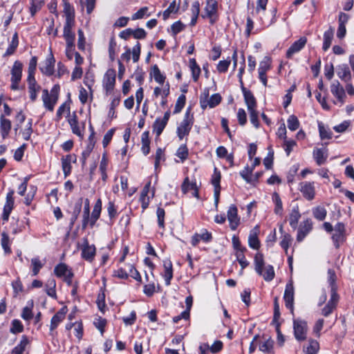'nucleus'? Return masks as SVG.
Instances as JSON below:
<instances>
[{
	"instance_id": "f257e3e1",
	"label": "nucleus",
	"mask_w": 354,
	"mask_h": 354,
	"mask_svg": "<svg viewBox=\"0 0 354 354\" xmlns=\"http://www.w3.org/2000/svg\"><path fill=\"white\" fill-rule=\"evenodd\" d=\"M194 124V117L190 113V109H188L184 115L183 121L177 127L176 133L181 140L186 136H188Z\"/></svg>"
},
{
	"instance_id": "f03ea898",
	"label": "nucleus",
	"mask_w": 354,
	"mask_h": 354,
	"mask_svg": "<svg viewBox=\"0 0 354 354\" xmlns=\"http://www.w3.org/2000/svg\"><path fill=\"white\" fill-rule=\"evenodd\" d=\"M221 101V97L218 93L212 95L209 98L208 90H205L200 97V105L202 109H205L207 107L214 108L217 106Z\"/></svg>"
},
{
	"instance_id": "7ed1b4c3",
	"label": "nucleus",
	"mask_w": 354,
	"mask_h": 354,
	"mask_svg": "<svg viewBox=\"0 0 354 354\" xmlns=\"http://www.w3.org/2000/svg\"><path fill=\"white\" fill-rule=\"evenodd\" d=\"M23 64L19 61H15L11 70L10 88L13 91L19 88V84L21 80Z\"/></svg>"
},
{
	"instance_id": "20e7f679",
	"label": "nucleus",
	"mask_w": 354,
	"mask_h": 354,
	"mask_svg": "<svg viewBox=\"0 0 354 354\" xmlns=\"http://www.w3.org/2000/svg\"><path fill=\"white\" fill-rule=\"evenodd\" d=\"M294 335L297 340L304 341L306 339L308 326L306 322L297 319L293 321Z\"/></svg>"
},
{
	"instance_id": "39448f33",
	"label": "nucleus",
	"mask_w": 354,
	"mask_h": 354,
	"mask_svg": "<svg viewBox=\"0 0 354 354\" xmlns=\"http://www.w3.org/2000/svg\"><path fill=\"white\" fill-rule=\"evenodd\" d=\"M332 239L336 248L346 240V228L343 223H337L333 229Z\"/></svg>"
},
{
	"instance_id": "423d86ee",
	"label": "nucleus",
	"mask_w": 354,
	"mask_h": 354,
	"mask_svg": "<svg viewBox=\"0 0 354 354\" xmlns=\"http://www.w3.org/2000/svg\"><path fill=\"white\" fill-rule=\"evenodd\" d=\"M218 3L216 0H207L204 8L205 15L203 17H207L209 19L210 24H214L218 18L217 16Z\"/></svg>"
},
{
	"instance_id": "0eeeda50",
	"label": "nucleus",
	"mask_w": 354,
	"mask_h": 354,
	"mask_svg": "<svg viewBox=\"0 0 354 354\" xmlns=\"http://www.w3.org/2000/svg\"><path fill=\"white\" fill-rule=\"evenodd\" d=\"M54 272L57 277L63 278L68 285H71L73 273L65 263H60L57 265L54 269Z\"/></svg>"
},
{
	"instance_id": "6e6552de",
	"label": "nucleus",
	"mask_w": 354,
	"mask_h": 354,
	"mask_svg": "<svg viewBox=\"0 0 354 354\" xmlns=\"http://www.w3.org/2000/svg\"><path fill=\"white\" fill-rule=\"evenodd\" d=\"M82 258L84 260L92 262L95 256L96 248L94 245H90L86 238L83 239L81 247Z\"/></svg>"
},
{
	"instance_id": "1a4fd4ad",
	"label": "nucleus",
	"mask_w": 354,
	"mask_h": 354,
	"mask_svg": "<svg viewBox=\"0 0 354 354\" xmlns=\"http://www.w3.org/2000/svg\"><path fill=\"white\" fill-rule=\"evenodd\" d=\"M294 286L292 280L286 284L283 299L285 301L286 306L289 308L292 313L294 310Z\"/></svg>"
},
{
	"instance_id": "9d476101",
	"label": "nucleus",
	"mask_w": 354,
	"mask_h": 354,
	"mask_svg": "<svg viewBox=\"0 0 354 354\" xmlns=\"http://www.w3.org/2000/svg\"><path fill=\"white\" fill-rule=\"evenodd\" d=\"M299 189L306 199L312 201L315 198V189L314 182H301L299 183Z\"/></svg>"
},
{
	"instance_id": "9b49d317",
	"label": "nucleus",
	"mask_w": 354,
	"mask_h": 354,
	"mask_svg": "<svg viewBox=\"0 0 354 354\" xmlns=\"http://www.w3.org/2000/svg\"><path fill=\"white\" fill-rule=\"evenodd\" d=\"M313 229V222L311 219L307 218L301 222L298 227L297 241H302L304 238Z\"/></svg>"
},
{
	"instance_id": "f8f14e48",
	"label": "nucleus",
	"mask_w": 354,
	"mask_h": 354,
	"mask_svg": "<svg viewBox=\"0 0 354 354\" xmlns=\"http://www.w3.org/2000/svg\"><path fill=\"white\" fill-rule=\"evenodd\" d=\"M227 220L232 230H235L240 224L238 209L235 205H231L227 212Z\"/></svg>"
},
{
	"instance_id": "ddd939ff",
	"label": "nucleus",
	"mask_w": 354,
	"mask_h": 354,
	"mask_svg": "<svg viewBox=\"0 0 354 354\" xmlns=\"http://www.w3.org/2000/svg\"><path fill=\"white\" fill-rule=\"evenodd\" d=\"M330 91L336 97L337 101L342 105L344 103L346 97L345 90L340 83L335 80L330 85Z\"/></svg>"
},
{
	"instance_id": "4468645a",
	"label": "nucleus",
	"mask_w": 354,
	"mask_h": 354,
	"mask_svg": "<svg viewBox=\"0 0 354 354\" xmlns=\"http://www.w3.org/2000/svg\"><path fill=\"white\" fill-rule=\"evenodd\" d=\"M115 83V71L113 69H109L106 71L104 79L103 86L106 89V93L111 92L114 88Z\"/></svg>"
},
{
	"instance_id": "2eb2a0df",
	"label": "nucleus",
	"mask_w": 354,
	"mask_h": 354,
	"mask_svg": "<svg viewBox=\"0 0 354 354\" xmlns=\"http://www.w3.org/2000/svg\"><path fill=\"white\" fill-rule=\"evenodd\" d=\"M348 15L342 12L339 14L337 37L340 39H343L346 34V24L348 21Z\"/></svg>"
},
{
	"instance_id": "dca6fc26",
	"label": "nucleus",
	"mask_w": 354,
	"mask_h": 354,
	"mask_svg": "<svg viewBox=\"0 0 354 354\" xmlns=\"http://www.w3.org/2000/svg\"><path fill=\"white\" fill-rule=\"evenodd\" d=\"M169 118L170 112L168 111L165 113L164 117L162 119L159 118H156L153 124V129L157 136H159L162 133L169 121Z\"/></svg>"
},
{
	"instance_id": "f3484780",
	"label": "nucleus",
	"mask_w": 354,
	"mask_h": 354,
	"mask_svg": "<svg viewBox=\"0 0 354 354\" xmlns=\"http://www.w3.org/2000/svg\"><path fill=\"white\" fill-rule=\"evenodd\" d=\"M15 192L13 189H10L6 196V201L3 207V219L6 221L13 209L14 207V197L13 195Z\"/></svg>"
},
{
	"instance_id": "a211bd4d",
	"label": "nucleus",
	"mask_w": 354,
	"mask_h": 354,
	"mask_svg": "<svg viewBox=\"0 0 354 354\" xmlns=\"http://www.w3.org/2000/svg\"><path fill=\"white\" fill-rule=\"evenodd\" d=\"M75 26V21H66L64 26V33L63 36L68 45H72V41H75V35L73 32V28Z\"/></svg>"
},
{
	"instance_id": "6ab92c4d",
	"label": "nucleus",
	"mask_w": 354,
	"mask_h": 354,
	"mask_svg": "<svg viewBox=\"0 0 354 354\" xmlns=\"http://www.w3.org/2000/svg\"><path fill=\"white\" fill-rule=\"evenodd\" d=\"M42 100L44 106L49 111H53L57 101V97L50 95L47 89L43 90Z\"/></svg>"
},
{
	"instance_id": "aec40b11",
	"label": "nucleus",
	"mask_w": 354,
	"mask_h": 354,
	"mask_svg": "<svg viewBox=\"0 0 354 354\" xmlns=\"http://www.w3.org/2000/svg\"><path fill=\"white\" fill-rule=\"evenodd\" d=\"M306 41L307 39L304 37H301L299 39L295 41L287 50V57L290 58L295 53L300 51L306 45Z\"/></svg>"
},
{
	"instance_id": "412c9836",
	"label": "nucleus",
	"mask_w": 354,
	"mask_h": 354,
	"mask_svg": "<svg viewBox=\"0 0 354 354\" xmlns=\"http://www.w3.org/2000/svg\"><path fill=\"white\" fill-rule=\"evenodd\" d=\"M72 162H76V156L75 154H68L62 158V167L65 176H68L71 171Z\"/></svg>"
},
{
	"instance_id": "4be33fe9",
	"label": "nucleus",
	"mask_w": 354,
	"mask_h": 354,
	"mask_svg": "<svg viewBox=\"0 0 354 354\" xmlns=\"http://www.w3.org/2000/svg\"><path fill=\"white\" fill-rule=\"evenodd\" d=\"M55 59L51 56L47 58L43 64L40 66L41 71L46 75H51L54 72Z\"/></svg>"
},
{
	"instance_id": "5701e85b",
	"label": "nucleus",
	"mask_w": 354,
	"mask_h": 354,
	"mask_svg": "<svg viewBox=\"0 0 354 354\" xmlns=\"http://www.w3.org/2000/svg\"><path fill=\"white\" fill-rule=\"evenodd\" d=\"M66 313V310L65 308H62L60 310H59L51 319L50 330L51 331L54 330L57 326L61 323L65 318V315Z\"/></svg>"
},
{
	"instance_id": "b1692460",
	"label": "nucleus",
	"mask_w": 354,
	"mask_h": 354,
	"mask_svg": "<svg viewBox=\"0 0 354 354\" xmlns=\"http://www.w3.org/2000/svg\"><path fill=\"white\" fill-rule=\"evenodd\" d=\"M259 226L257 225L250 233L248 236V245L249 246L254 250H258L260 247V241L258 239Z\"/></svg>"
},
{
	"instance_id": "393cba45",
	"label": "nucleus",
	"mask_w": 354,
	"mask_h": 354,
	"mask_svg": "<svg viewBox=\"0 0 354 354\" xmlns=\"http://www.w3.org/2000/svg\"><path fill=\"white\" fill-rule=\"evenodd\" d=\"M102 210V202L100 199H98L93 207L91 216H89L88 224L93 227L97 219L100 218Z\"/></svg>"
},
{
	"instance_id": "a878e982",
	"label": "nucleus",
	"mask_w": 354,
	"mask_h": 354,
	"mask_svg": "<svg viewBox=\"0 0 354 354\" xmlns=\"http://www.w3.org/2000/svg\"><path fill=\"white\" fill-rule=\"evenodd\" d=\"M337 75L342 80L346 82L351 80V73L346 64H341L337 66Z\"/></svg>"
},
{
	"instance_id": "bb28decb",
	"label": "nucleus",
	"mask_w": 354,
	"mask_h": 354,
	"mask_svg": "<svg viewBox=\"0 0 354 354\" xmlns=\"http://www.w3.org/2000/svg\"><path fill=\"white\" fill-rule=\"evenodd\" d=\"M242 89L248 111L256 110L257 102L253 94L250 91H247L244 87Z\"/></svg>"
},
{
	"instance_id": "cd10ccee",
	"label": "nucleus",
	"mask_w": 354,
	"mask_h": 354,
	"mask_svg": "<svg viewBox=\"0 0 354 354\" xmlns=\"http://www.w3.org/2000/svg\"><path fill=\"white\" fill-rule=\"evenodd\" d=\"M301 217L298 205L292 207L289 214V223L290 225L295 230L298 225V221Z\"/></svg>"
},
{
	"instance_id": "c85d7f7f",
	"label": "nucleus",
	"mask_w": 354,
	"mask_h": 354,
	"mask_svg": "<svg viewBox=\"0 0 354 354\" xmlns=\"http://www.w3.org/2000/svg\"><path fill=\"white\" fill-rule=\"evenodd\" d=\"M211 233L208 232L206 230H205L201 234H195L192 238V244L193 246L197 245V244L200 242V241H203L205 242H209L212 239Z\"/></svg>"
},
{
	"instance_id": "c756f323",
	"label": "nucleus",
	"mask_w": 354,
	"mask_h": 354,
	"mask_svg": "<svg viewBox=\"0 0 354 354\" xmlns=\"http://www.w3.org/2000/svg\"><path fill=\"white\" fill-rule=\"evenodd\" d=\"M313 157L318 165H322L325 163L328 153L326 149H316L313 151Z\"/></svg>"
},
{
	"instance_id": "7c9ffc66",
	"label": "nucleus",
	"mask_w": 354,
	"mask_h": 354,
	"mask_svg": "<svg viewBox=\"0 0 354 354\" xmlns=\"http://www.w3.org/2000/svg\"><path fill=\"white\" fill-rule=\"evenodd\" d=\"M164 279L165 281V284L167 286L170 285L171 280L173 278V269H172V263L170 261H167L164 262Z\"/></svg>"
},
{
	"instance_id": "2f4dec72",
	"label": "nucleus",
	"mask_w": 354,
	"mask_h": 354,
	"mask_svg": "<svg viewBox=\"0 0 354 354\" xmlns=\"http://www.w3.org/2000/svg\"><path fill=\"white\" fill-rule=\"evenodd\" d=\"M333 35L334 30L332 27H330L329 29L324 33V42L322 48L324 51H326L330 48L333 38Z\"/></svg>"
},
{
	"instance_id": "473e14b6",
	"label": "nucleus",
	"mask_w": 354,
	"mask_h": 354,
	"mask_svg": "<svg viewBox=\"0 0 354 354\" xmlns=\"http://www.w3.org/2000/svg\"><path fill=\"white\" fill-rule=\"evenodd\" d=\"M29 344L28 337L23 335L20 342L12 350L10 354H22Z\"/></svg>"
},
{
	"instance_id": "72a5a7b5",
	"label": "nucleus",
	"mask_w": 354,
	"mask_h": 354,
	"mask_svg": "<svg viewBox=\"0 0 354 354\" xmlns=\"http://www.w3.org/2000/svg\"><path fill=\"white\" fill-rule=\"evenodd\" d=\"M0 122L1 136L3 138H6L11 129V122L8 119L5 118L3 115L0 118Z\"/></svg>"
},
{
	"instance_id": "f704fd0d",
	"label": "nucleus",
	"mask_w": 354,
	"mask_h": 354,
	"mask_svg": "<svg viewBox=\"0 0 354 354\" xmlns=\"http://www.w3.org/2000/svg\"><path fill=\"white\" fill-rule=\"evenodd\" d=\"M142 151L145 155H147L150 151V140L149 131H145L141 136Z\"/></svg>"
},
{
	"instance_id": "c9c22d12",
	"label": "nucleus",
	"mask_w": 354,
	"mask_h": 354,
	"mask_svg": "<svg viewBox=\"0 0 354 354\" xmlns=\"http://www.w3.org/2000/svg\"><path fill=\"white\" fill-rule=\"evenodd\" d=\"M272 200L274 203V212L276 214L282 216L283 214V205L281 198L278 193L274 192L272 194Z\"/></svg>"
},
{
	"instance_id": "e433bc0d",
	"label": "nucleus",
	"mask_w": 354,
	"mask_h": 354,
	"mask_svg": "<svg viewBox=\"0 0 354 354\" xmlns=\"http://www.w3.org/2000/svg\"><path fill=\"white\" fill-rule=\"evenodd\" d=\"M1 245L5 254H10L12 252L9 236L5 232L1 233Z\"/></svg>"
},
{
	"instance_id": "4c0bfd02",
	"label": "nucleus",
	"mask_w": 354,
	"mask_h": 354,
	"mask_svg": "<svg viewBox=\"0 0 354 354\" xmlns=\"http://www.w3.org/2000/svg\"><path fill=\"white\" fill-rule=\"evenodd\" d=\"M82 199H80L74 205L73 211L72 212V216L70 219V227L74 225L75 221H77L78 216L81 212L82 209Z\"/></svg>"
},
{
	"instance_id": "58836bf2",
	"label": "nucleus",
	"mask_w": 354,
	"mask_h": 354,
	"mask_svg": "<svg viewBox=\"0 0 354 354\" xmlns=\"http://www.w3.org/2000/svg\"><path fill=\"white\" fill-rule=\"evenodd\" d=\"M182 191L184 194L187 193L190 190H194V195L196 196L198 194L196 185L195 183H190L189 178L187 177L185 178L182 186H181Z\"/></svg>"
},
{
	"instance_id": "ea45409f",
	"label": "nucleus",
	"mask_w": 354,
	"mask_h": 354,
	"mask_svg": "<svg viewBox=\"0 0 354 354\" xmlns=\"http://www.w3.org/2000/svg\"><path fill=\"white\" fill-rule=\"evenodd\" d=\"M262 276L266 281H272L274 277V270L272 266L268 265L262 268V274H259Z\"/></svg>"
},
{
	"instance_id": "a19ab883",
	"label": "nucleus",
	"mask_w": 354,
	"mask_h": 354,
	"mask_svg": "<svg viewBox=\"0 0 354 354\" xmlns=\"http://www.w3.org/2000/svg\"><path fill=\"white\" fill-rule=\"evenodd\" d=\"M319 349V344L317 340L310 339L308 345L304 348L306 354H317Z\"/></svg>"
},
{
	"instance_id": "79ce46f5",
	"label": "nucleus",
	"mask_w": 354,
	"mask_h": 354,
	"mask_svg": "<svg viewBox=\"0 0 354 354\" xmlns=\"http://www.w3.org/2000/svg\"><path fill=\"white\" fill-rule=\"evenodd\" d=\"M89 214H90L89 200L88 198H86L85 200L84 212H83L82 229H84V230L86 229V227L88 225Z\"/></svg>"
},
{
	"instance_id": "37998d69",
	"label": "nucleus",
	"mask_w": 354,
	"mask_h": 354,
	"mask_svg": "<svg viewBox=\"0 0 354 354\" xmlns=\"http://www.w3.org/2000/svg\"><path fill=\"white\" fill-rule=\"evenodd\" d=\"M189 67L192 71L193 80L194 82H196L201 73V68L197 64L195 59H191L189 60Z\"/></svg>"
},
{
	"instance_id": "c03bdc74",
	"label": "nucleus",
	"mask_w": 354,
	"mask_h": 354,
	"mask_svg": "<svg viewBox=\"0 0 354 354\" xmlns=\"http://www.w3.org/2000/svg\"><path fill=\"white\" fill-rule=\"evenodd\" d=\"M274 342L270 338L265 339L259 343V348L263 353H270L273 348Z\"/></svg>"
},
{
	"instance_id": "a18cd8bd",
	"label": "nucleus",
	"mask_w": 354,
	"mask_h": 354,
	"mask_svg": "<svg viewBox=\"0 0 354 354\" xmlns=\"http://www.w3.org/2000/svg\"><path fill=\"white\" fill-rule=\"evenodd\" d=\"M44 263L41 262L39 257H35L31 259V267L32 275L38 274L39 270L43 268Z\"/></svg>"
},
{
	"instance_id": "49530a36",
	"label": "nucleus",
	"mask_w": 354,
	"mask_h": 354,
	"mask_svg": "<svg viewBox=\"0 0 354 354\" xmlns=\"http://www.w3.org/2000/svg\"><path fill=\"white\" fill-rule=\"evenodd\" d=\"M68 123L71 127L73 133L76 134L78 136H82V132H81L80 127L78 126L77 115L75 113L68 120Z\"/></svg>"
},
{
	"instance_id": "de8ad7c7",
	"label": "nucleus",
	"mask_w": 354,
	"mask_h": 354,
	"mask_svg": "<svg viewBox=\"0 0 354 354\" xmlns=\"http://www.w3.org/2000/svg\"><path fill=\"white\" fill-rule=\"evenodd\" d=\"M64 12L66 17V21H75L74 9L68 3H64Z\"/></svg>"
},
{
	"instance_id": "09e8293b",
	"label": "nucleus",
	"mask_w": 354,
	"mask_h": 354,
	"mask_svg": "<svg viewBox=\"0 0 354 354\" xmlns=\"http://www.w3.org/2000/svg\"><path fill=\"white\" fill-rule=\"evenodd\" d=\"M255 270L258 274H262V268L264 267L263 255L261 253L256 254L254 257Z\"/></svg>"
},
{
	"instance_id": "8fccbe9b",
	"label": "nucleus",
	"mask_w": 354,
	"mask_h": 354,
	"mask_svg": "<svg viewBox=\"0 0 354 354\" xmlns=\"http://www.w3.org/2000/svg\"><path fill=\"white\" fill-rule=\"evenodd\" d=\"M281 240L280 241V245L281 248L286 251L287 253L288 250L290 247V245L292 244V238L290 236V234L288 233H284L281 236Z\"/></svg>"
},
{
	"instance_id": "3c124183",
	"label": "nucleus",
	"mask_w": 354,
	"mask_h": 354,
	"mask_svg": "<svg viewBox=\"0 0 354 354\" xmlns=\"http://www.w3.org/2000/svg\"><path fill=\"white\" fill-rule=\"evenodd\" d=\"M287 123L288 129L292 131L297 130L299 127V121L295 115L289 116Z\"/></svg>"
},
{
	"instance_id": "603ef678",
	"label": "nucleus",
	"mask_w": 354,
	"mask_h": 354,
	"mask_svg": "<svg viewBox=\"0 0 354 354\" xmlns=\"http://www.w3.org/2000/svg\"><path fill=\"white\" fill-rule=\"evenodd\" d=\"M313 216L314 217L319 220V221H323L325 219L326 216V209L324 207H317L313 209Z\"/></svg>"
},
{
	"instance_id": "864d4df0",
	"label": "nucleus",
	"mask_w": 354,
	"mask_h": 354,
	"mask_svg": "<svg viewBox=\"0 0 354 354\" xmlns=\"http://www.w3.org/2000/svg\"><path fill=\"white\" fill-rule=\"evenodd\" d=\"M230 64L231 59L230 57H227L226 59L221 60L216 66L218 72L220 73L227 72Z\"/></svg>"
},
{
	"instance_id": "5fc2aeb1",
	"label": "nucleus",
	"mask_w": 354,
	"mask_h": 354,
	"mask_svg": "<svg viewBox=\"0 0 354 354\" xmlns=\"http://www.w3.org/2000/svg\"><path fill=\"white\" fill-rule=\"evenodd\" d=\"M154 80L156 82L163 84L165 77L160 73L157 65H154L152 68Z\"/></svg>"
},
{
	"instance_id": "6e6d98bb",
	"label": "nucleus",
	"mask_w": 354,
	"mask_h": 354,
	"mask_svg": "<svg viewBox=\"0 0 354 354\" xmlns=\"http://www.w3.org/2000/svg\"><path fill=\"white\" fill-rule=\"evenodd\" d=\"M188 153V149L186 145H183L178 149L176 155L182 162H184L187 158Z\"/></svg>"
},
{
	"instance_id": "4d7b16f0",
	"label": "nucleus",
	"mask_w": 354,
	"mask_h": 354,
	"mask_svg": "<svg viewBox=\"0 0 354 354\" xmlns=\"http://www.w3.org/2000/svg\"><path fill=\"white\" fill-rule=\"evenodd\" d=\"M271 68L270 59L268 57H265L260 62L258 71L267 73Z\"/></svg>"
},
{
	"instance_id": "13d9d810",
	"label": "nucleus",
	"mask_w": 354,
	"mask_h": 354,
	"mask_svg": "<svg viewBox=\"0 0 354 354\" xmlns=\"http://www.w3.org/2000/svg\"><path fill=\"white\" fill-rule=\"evenodd\" d=\"M186 102V97L185 95H180L176 102L174 113H178L181 111L184 107Z\"/></svg>"
},
{
	"instance_id": "bf43d9fd",
	"label": "nucleus",
	"mask_w": 354,
	"mask_h": 354,
	"mask_svg": "<svg viewBox=\"0 0 354 354\" xmlns=\"http://www.w3.org/2000/svg\"><path fill=\"white\" fill-rule=\"evenodd\" d=\"M158 226L165 228V211L163 208L158 207L156 211Z\"/></svg>"
},
{
	"instance_id": "052dcab7",
	"label": "nucleus",
	"mask_w": 354,
	"mask_h": 354,
	"mask_svg": "<svg viewBox=\"0 0 354 354\" xmlns=\"http://www.w3.org/2000/svg\"><path fill=\"white\" fill-rule=\"evenodd\" d=\"M178 10V8L176 7V1H173L169 6L163 12L162 17L163 19L166 20L169 17L170 14L172 12H176Z\"/></svg>"
},
{
	"instance_id": "680f3d73",
	"label": "nucleus",
	"mask_w": 354,
	"mask_h": 354,
	"mask_svg": "<svg viewBox=\"0 0 354 354\" xmlns=\"http://www.w3.org/2000/svg\"><path fill=\"white\" fill-rule=\"evenodd\" d=\"M33 306V303L31 302L30 306H26L23 308L21 317L26 321H30L33 317V314L32 312V308Z\"/></svg>"
},
{
	"instance_id": "e2e57ef3",
	"label": "nucleus",
	"mask_w": 354,
	"mask_h": 354,
	"mask_svg": "<svg viewBox=\"0 0 354 354\" xmlns=\"http://www.w3.org/2000/svg\"><path fill=\"white\" fill-rule=\"evenodd\" d=\"M297 143L293 140H285L283 141V148L288 156L290 154L293 147H295Z\"/></svg>"
},
{
	"instance_id": "0e129e2a",
	"label": "nucleus",
	"mask_w": 354,
	"mask_h": 354,
	"mask_svg": "<svg viewBox=\"0 0 354 354\" xmlns=\"http://www.w3.org/2000/svg\"><path fill=\"white\" fill-rule=\"evenodd\" d=\"M116 46V41L115 40V38L113 37L111 38L109 44V58L111 61H113L115 59Z\"/></svg>"
},
{
	"instance_id": "69168bd1",
	"label": "nucleus",
	"mask_w": 354,
	"mask_h": 354,
	"mask_svg": "<svg viewBox=\"0 0 354 354\" xmlns=\"http://www.w3.org/2000/svg\"><path fill=\"white\" fill-rule=\"evenodd\" d=\"M252 171L253 168L247 166L240 172V175L247 183H252V180L250 175Z\"/></svg>"
},
{
	"instance_id": "338daca9",
	"label": "nucleus",
	"mask_w": 354,
	"mask_h": 354,
	"mask_svg": "<svg viewBox=\"0 0 354 354\" xmlns=\"http://www.w3.org/2000/svg\"><path fill=\"white\" fill-rule=\"evenodd\" d=\"M132 53V59L133 62H138L140 59V52H141V46L139 42L133 47L132 50L131 51Z\"/></svg>"
},
{
	"instance_id": "774afa93",
	"label": "nucleus",
	"mask_w": 354,
	"mask_h": 354,
	"mask_svg": "<svg viewBox=\"0 0 354 354\" xmlns=\"http://www.w3.org/2000/svg\"><path fill=\"white\" fill-rule=\"evenodd\" d=\"M43 5V0H32L30 7L31 15H34L37 11H39Z\"/></svg>"
}]
</instances>
